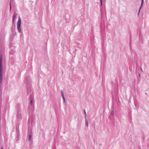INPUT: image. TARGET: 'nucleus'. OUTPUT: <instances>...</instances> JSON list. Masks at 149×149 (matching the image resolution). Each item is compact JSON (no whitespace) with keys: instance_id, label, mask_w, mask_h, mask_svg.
<instances>
[{"instance_id":"1","label":"nucleus","mask_w":149,"mask_h":149,"mask_svg":"<svg viewBox=\"0 0 149 149\" xmlns=\"http://www.w3.org/2000/svg\"><path fill=\"white\" fill-rule=\"evenodd\" d=\"M3 75V68L2 65V55L0 54V83L2 81Z\"/></svg>"},{"instance_id":"2","label":"nucleus","mask_w":149,"mask_h":149,"mask_svg":"<svg viewBox=\"0 0 149 149\" xmlns=\"http://www.w3.org/2000/svg\"><path fill=\"white\" fill-rule=\"evenodd\" d=\"M27 89L28 91L27 95H29V99H31L33 96V90L31 87L30 86H29L28 85L27 86Z\"/></svg>"},{"instance_id":"3","label":"nucleus","mask_w":149,"mask_h":149,"mask_svg":"<svg viewBox=\"0 0 149 149\" xmlns=\"http://www.w3.org/2000/svg\"><path fill=\"white\" fill-rule=\"evenodd\" d=\"M18 20L17 22V28L18 32L19 33L21 32V19L20 16L19 17Z\"/></svg>"},{"instance_id":"4","label":"nucleus","mask_w":149,"mask_h":149,"mask_svg":"<svg viewBox=\"0 0 149 149\" xmlns=\"http://www.w3.org/2000/svg\"><path fill=\"white\" fill-rule=\"evenodd\" d=\"M30 81L31 78L29 76H27L24 80L25 83L26 84H28V83H30Z\"/></svg>"},{"instance_id":"5","label":"nucleus","mask_w":149,"mask_h":149,"mask_svg":"<svg viewBox=\"0 0 149 149\" xmlns=\"http://www.w3.org/2000/svg\"><path fill=\"white\" fill-rule=\"evenodd\" d=\"M28 134H29V136L28 137V141H29L31 139V138L32 136V131L31 130H28Z\"/></svg>"},{"instance_id":"6","label":"nucleus","mask_w":149,"mask_h":149,"mask_svg":"<svg viewBox=\"0 0 149 149\" xmlns=\"http://www.w3.org/2000/svg\"><path fill=\"white\" fill-rule=\"evenodd\" d=\"M143 3H144V0H141V5L140 7L139 10V12H138V16H139V13H140V12L141 9V8L142 7V6H143Z\"/></svg>"},{"instance_id":"7","label":"nucleus","mask_w":149,"mask_h":149,"mask_svg":"<svg viewBox=\"0 0 149 149\" xmlns=\"http://www.w3.org/2000/svg\"><path fill=\"white\" fill-rule=\"evenodd\" d=\"M17 15V13L16 12H14L13 14V21L12 22H14L16 18V16Z\"/></svg>"},{"instance_id":"8","label":"nucleus","mask_w":149,"mask_h":149,"mask_svg":"<svg viewBox=\"0 0 149 149\" xmlns=\"http://www.w3.org/2000/svg\"><path fill=\"white\" fill-rule=\"evenodd\" d=\"M61 96H62V97L63 100V103H65V97L64 96L63 92L62 90H61Z\"/></svg>"},{"instance_id":"9","label":"nucleus","mask_w":149,"mask_h":149,"mask_svg":"<svg viewBox=\"0 0 149 149\" xmlns=\"http://www.w3.org/2000/svg\"><path fill=\"white\" fill-rule=\"evenodd\" d=\"M17 117L20 120L22 118V115L21 113H18Z\"/></svg>"},{"instance_id":"10","label":"nucleus","mask_w":149,"mask_h":149,"mask_svg":"<svg viewBox=\"0 0 149 149\" xmlns=\"http://www.w3.org/2000/svg\"><path fill=\"white\" fill-rule=\"evenodd\" d=\"M85 124L87 126V127H88V120H87L86 118H85Z\"/></svg>"},{"instance_id":"11","label":"nucleus","mask_w":149,"mask_h":149,"mask_svg":"<svg viewBox=\"0 0 149 149\" xmlns=\"http://www.w3.org/2000/svg\"><path fill=\"white\" fill-rule=\"evenodd\" d=\"M114 114V110H112L111 112V115L112 116H113Z\"/></svg>"},{"instance_id":"12","label":"nucleus","mask_w":149,"mask_h":149,"mask_svg":"<svg viewBox=\"0 0 149 149\" xmlns=\"http://www.w3.org/2000/svg\"><path fill=\"white\" fill-rule=\"evenodd\" d=\"M84 114L85 116V118H86V111L84 109Z\"/></svg>"},{"instance_id":"13","label":"nucleus","mask_w":149,"mask_h":149,"mask_svg":"<svg viewBox=\"0 0 149 149\" xmlns=\"http://www.w3.org/2000/svg\"><path fill=\"white\" fill-rule=\"evenodd\" d=\"M17 112H17L18 113H21V109H20L19 108L18 109Z\"/></svg>"},{"instance_id":"14","label":"nucleus","mask_w":149,"mask_h":149,"mask_svg":"<svg viewBox=\"0 0 149 149\" xmlns=\"http://www.w3.org/2000/svg\"><path fill=\"white\" fill-rule=\"evenodd\" d=\"M32 98H31V100L30 101V104L31 105V106H32V104H33V100L32 99Z\"/></svg>"},{"instance_id":"15","label":"nucleus","mask_w":149,"mask_h":149,"mask_svg":"<svg viewBox=\"0 0 149 149\" xmlns=\"http://www.w3.org/2000/svg\"><path fill=\"white\" fill-rule=\"evenodd\" d=\"M11 1H10V11H11V10L12 9V6H11Z\"/></svg>"},{"instance_id":"16","label":"nucleus","mask_w":149,"mask_h":149,"mask_svg":"<svg viewBox=\"0 0 149 149\" xmlns=\"http://www.w3.org/2000/svg\"><path fill=\"white\" fill-rule=\"evenodd\" d=\"M100 3H101V5H102V0H100Z\"/></svg>"},{"instance_id":"17","label":"nucleus","mask_w":149,"mask_h":149,"mask_svg":"<svg viewBox=\"0 0 149 149\" xmlns=\"http://www.w3.org/2000/svg\"><path fill=\"white\" fill-rule=\"evenodd\" d=\"M28 121H29V123H30V118H29V119Z\"/></svg>"},{"instance_id":"18","label":"nucleus","mask_w":149,"mask_h":149,"mask_svg":"<svg viewBox=\"0 0 149 149\" xmlns=\"http://www.w3.org/2000/svg\"><path fill=\"white\" fill-rule=\"evenodd\" d=\"M140 69H141V71H142V68L141 67L140 68Z\"/></svg>"},{"instance_id":"19","label":"nucleus","mask_w":149,"mask_h":149,"mask_svg":"<svg viewBox=\"0 0 149 149\" xmlns=\"http://www.w3.org/2000/svg\"><path fill=\"white\" fill-rule=\"evenodd\" d=\"M1 149H3V147H2L1 148Z\"/></svg>"},{"instance_id":"20","label":"nucleus","mask_w":149,"mask_h":149,"mask_svg":"<svg viewBox=\"0 0 149 149\" xmlns=\"http://www.w3.org/2000/svg\"><path fill=\"white\" fill-rule=\"evenodd\" d=\"M130 47L131 46V44L130 43Z\"/></svg>"},{"instance_id":"21","label":"nucleus","mask_w":149,"mask_h":149,"mask_svg":"<svg viewBox=\"0 0 149 149\" xmlns=\"http://www.w3.org/2000/svg\"><path fill=\"white\" fill-rule=\"evenodd\" d=\"M76 51H77V49H76L75 50V52H76Z\"/></svg>"},{"instance_id":"22","label":"nucleus","mask_w":149,"mask_h":149,"mask_svg":"<svg viewBox=\"0 0 149 149\" xmlns=\"http://www.w3.org/2000/svg\"><path fill=\"white\" fill-rule=\"evenodd\" d=\"M94 129L95 130V127H94Z\"/></svg>"},{"instance_id":"23","label":"nucleus","mask_w":149,"mask_h":149,"mask_svg":"<svg viewBox=\"0 0 149 149\" xmlns=\"http://www.w3.org/2000/svg\"><path fill=\"white\" fill-rule=\"evenodd\" d=\"M145 94H147V93H145Z\"/></svg>"}]
</instances>
